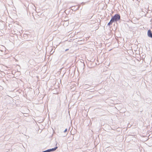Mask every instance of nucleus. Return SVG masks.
Wrapping results in <instances>:
<instances>
[{
  "instance_id": "nucleus-1",
  "label": "nucleus",
  "mask_w": 152,
  "mask_h": 152,
  "mask_svg": "<svg viewBox=\"0 0 152 152\" xmlns=\"http://www.w3.org/2000/svg\"><path fill=\"white\" fill-rule=\"evenodd\" d=\"M120 19V16L119 14H116L113 17H112L109 23H108V25L112 24L114 21H116L119 20Z\"/></svg>"
},
{
  "instance_id": "nucleus-2",
  "label": "nucleus",
  "mask_w": 152,
  "mask_h": 152,
  "mask_svg": "<svg viewBox=\"0 0 152 152\" xmlns=\"http://www.w3.org/2000/svg\"><path fill=\"white\" fill-rule=\"evenodd\" d=\"M58 148L57 147H55L54 148H52V149H48L47 150H46V151H44L42 152H50V151H54L55 150H56L57 148Z\"/></svg>"
},
{
  "instance_id": "nucleus-3",
  "label": "nucleus",
  "mask_w": 152,
  "mask_h": 152,
  "mask_svg": "<svg viewBox=\"0 0 152 152\" xmlns=\"http://www.w3.org/2000/svg\"><path fill=\"white\" fill-rule=\"evenodd\" d=\"M148 35L149 37L152 38V33H151V31L150 30H149L148 31Z\"/></svg>"
},
{
  "instance_id": "nucleus-4",
  "label": "nucleus",
  "mask_w": 152,
  "mask_h": 152,
  "mask_svg": "<svg viewBox=\"0 0 152 152\" xmlns=\"http://www.w3.org/2000/svg\"><path fill=\"white\" fill-rule=\"evenodd\" d=\"M89 86V85H84V86H83V87H84V88H86V87H87V86Z\"/></svg>"
},
{
  "instance_id": "nucleus-5",
  "label": "nucleus",
  "mask_w": 152,
  "mask_h": 152,
  "mask_svg": "<svg viewBox=\"0 0 152 152\" xmlns=\"http://www.w3.org/2000/svg\"><path fill=\"white\" fill-rule=\"evenodd\" d=\"M67 129H66L64 131V133H65L66 132H67Z\"/></svg>"
},
{
  "instance_id": "nucleus-6",
  "label": "nucleus",
  "mask_w": 152,
  "mask_h": 152,
  "mask_svg": "<svg viewBox=\"0 0 152 152\" xmlns=\"http://www.w3.org/2000/svg\"><path fill=\"white\" fill-rule=\"evenodd\" d=\"M68 50H69V49H66L65 50V51H68Z\"/></svg>"
}]
</instances>
